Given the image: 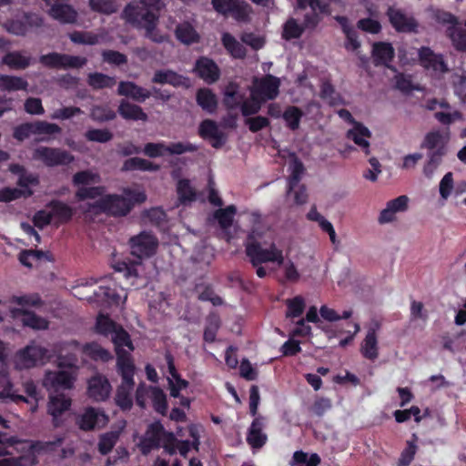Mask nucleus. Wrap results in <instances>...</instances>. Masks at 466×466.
<instances>
[{
    "mask_svg": "<svg viewBox=\"0 0 466 466\" xmlns=\"http://www.w3.org/2000/svg\"><path fill=\"white\" fill-rule=\"evenodd\" d=\"M39 62L48 68H81L87 63L83 56L51 52L39 56Z\"/></svg>",
    "mask_w": 466,
    "mask_h": 466,
    "instance_id": "nucleus-10",
    "label": "nucleus"
},
{
    "mask_svg": "<svg viewBox=\"0 0 466 466\" xmlns=\"http://www.w3.org/2000/svg\"><path fill=\"white\" fill-rule=\"evenodd\" d=\"M24 391L33 400L31 402L30 411L35 413L38 409V401L41 399L40 391L33 380H26L23 383Z\"/></svg>",
    "mask_w": 466,
    "mask_h": 466,
    "instance_id": "nucleus-58",
    "label": "nucleus"
},
{
    "mask_svg": "<svg viewBox=\"0 0 466 466\" xmlns=\"http://www.w3.org/2000/svg\"><path fill=\"white\" fill-rule=\"evenodd\" d=\"M65 441L62 435L56 436L54 441H32L29 450L36 454H53Z\"/></svg>",
    "mask_w": 466,
    "mask_h": 466,
    "instance_id": "nucleus-29",
    "label": "nucleus"
},
{
    "mask_svg": "<svg viewBox=\"0 0 466 466\" xmlns=\"http://www.w3.org/2000/svg\"><path fill=\"white\" fill-rule=\"evenodd\" d=\"M449 140V133L441 130H431L424 136L420 147L427 151V161L423 167V173L427 177H431L441 165L447 154Z\"/></svg>",
    "mask_w": 466,
    "mask_h": 466,
    "instance_id": "nucleus-4",
    "label": "nucleus"
},
{
    "mask_svg": "<svg viewBox=\"0 0 466 466\" xmlns=\"http://www.w3.org/2000/svg\"><path fill=\"white\" fill-rule=\"evenodd\" d=\"M394 54V48L390 43L373 44L372 57L375 66L383 65L389 67V63L393 59Z\"/></svg>",
    "mask_w": 466,
    "mask_h": 466,
    "instance_id": "nucleus-24",
    "label": "nucleus"
},
{
    "mask_svg": "<svg viewBox=\"0 0 466 466\" xmlns=\"http://www.w3.org/2000/svg\"><path fill=\"white\" fill-rule=\"evenodd\" d=\"M49 360L48 350L31 342L15 354V365L19 369H31Z\"/></svg>",
    "mask_w": 466,
    "mask_h": 466,
    "instance_id": "nucleus-7",
    "label": "nucleus"
},
{
    "mask_svg": "<svg viewBox=\"0 0 466 466\" xmlns=\"http://www.w3.org/2000/svg\"><path fill=\"white\" fill-rule=\"evenodd\" d=\"M330 0H297L298 7L306 9L310 7L311 13L305 15L304 28H314L319 22V14L328 10Z\"/></svg>",
    "mask_w": 466,
    "mask_h": 466,
    "instance_id": "nucleus-17",
    "label": "nucleus"
},
{
    "mask_svg": "<svg viewBox=\"0 0 466 466\" xmlns=\"http://www.w3.org/2000/svg\"><path fill=\"white\" fill-rule=\"evenodd\" d=\"M263 101L251 90L250 97L240 104L243 116H248L257 114L261 107Z\"/></svg>",
    "mask_w": 466,
    "mask_h": 466,
    "instance_id": "nucleus-49",
    "label": "nucleus"
},
{
    "mask_svg": "<svg viewBox=\"0 0 466 466\" xmlns=\"http://www.w3.org/2000/svg\"><path fill=\"white\" fill-rule=\"evenodd\" d=\"M147 200L143 191L125 188L122 195L107 194L91 205L93 208L114 218L127 216L137 204Z\"/></svg>",
    "mask_w": 466,
    "mask_h": 466,
    "instance_id": "nucleus-2",
    "label": "nucleus"
},
{
    "mask_svg": "<svg viewBox=\"0 0 466 466\" xmlns=\"http://www.w3.org/2000/svg\"><path fill=\"white\" fill-rule=\"evenodd\" d=\"M117 94L140 103L151 96L150 91L131 81H120L117 87Z\"/></svg>",
    "mask_w": 466,
    "mask_h": 466,
    "instance_id": "nucleus-20",
    "label": "nucleus"
},
{
    "mask_svg": "<svg viewBox=\"0 0 466 466\" xmlns=\"http://www.w3.org/2000/svg\"><path fill=\"white\" fill-rule=\"evenodd\" d=\"M207 321L208 326L206 325V342L214 341L216 333L221 325L219 314L217 311L209 312Z\"/></svg>",
    "mask_w": 466,
    "mask_h": 466,
    "instance_id": "nucleus-52",
    "label": "nucleus"
},
{
    "mask_svg": "<svg viewBox=\"0 0 466 466\" xmlns=\"http://www.w3.org/2000/svg\"><path fill=\"white\" fill-rule=\"evenodd\" d=\"M450 37L457 50L466 51V29L451 28Z\"/></svg>",
    "mask_w": 466,
    "mask_h": 466,
    "instance_id": "nucleus-63",
    "label": "nucleus"
},
{
    "mask_svg": "<svg viewBox=\"0 0 466 466\" xmlns=\"http://www.w3.org/2000/svg\"><path fill=\"white\" fill-rule=\"evenodd\" d=\"M237 213V208L229 205L225 208L221 207L213 213V218L218 221L223 230H227L232 226L233 218Z\"/></svg>",
    "mask_w": 466,
    "mask_h": 466,
    "instance_id": "nucleus-37",
    "label": "nucleus"
},
{
    "mask_svg": "<svg viewBox=\"0 0 466 466\" xmlns=\"http://www.w3.org/2000/svg\"><path fill=\"white\" fill-rule=\"evenodd\" d=\"M83 352L95 361L101 360L107 362L113 358L107 350L102 348L96 342L86 343L83 347Z\"/></svg>",
    "mask_w": 466,
    "mask_h": 466,
    "instance_id": "nucleus-40",
    "label": "nucleus"
},
{
    "mask_svg": "<svg viewBox=\"0 0 466 466\" xmlns=\"http://www.w3.org/2000/svg\"><path fill=\"white\" fill-rule=\"evenodd\" d=\"M387 15L392 27L398 32H416L418 23L412 15L406 14L401 9L390 6Z\"/></svg>",
    "mask_w": 466,
    "mask_h": 466,
    "instance_id": "nucleus-16",
    "label": "nucleus"
},
{
    "mask_svg": "<svg viewBox=\"0 0 466 466\" xmlns=\"http://www.w3.org/2000/svg\"><path fill=\"white\" fill-rule=\"evenodd\" d=\"M177 283L184 288V292L187 297L196 295L199 300H204V281L202 277L192 279L191 276H179Z\"/></svg>",
    "mask_w": 466,
    "mask_h": 466,
    "instance_id": "nucleus-23",
    "label": "nucleus"
},
{
    "mask_svg": "<svg viewBox=\"0 0 466 466\" xmlns=\"http://www.w3.org/2000/svg\"><path fill=\"white\" fill-rule=\"evenodd\" d=\"M241 97L237 96V86L229 84L225 91L224 104L228 108L233 109L240 105Z\"/></svg>",
    "mask_w": 466,
    "mask_h": 466,
    "instance_id": "nucleus-64",
    "label": "nucleus"
},
{
    "mask_svg": "<svg viewBox=\"0 0 466 466\" xmlns=\"http://www.w3.org/2000/svg\"><path fill=\"white\" fill-rule=\"evenodd\" d=\"M262 421L258 418L253 420L249 428L247 441L254 449H259L266 443L267 435L262 432Z\"/></svg>",
    "mask_w": 466,
    "mask_h": 466,
    "instance_id": "nucleus-32",
    "label": "nucleus"
},
{
    "mask_svg": "<svg viewBox=\"0 0 466 466\" xmlns=\"http://www.w3.org/2000/svg\"><path fill=\"white\" fill-rule=\"evenodd\" d=\"M33 158L49 167L69 165L74 161V157L68 151L49 147H36L33 152Z\"/></svg>",
    "mask_w": 466,
    "mask_h": 466,
    "instance_id": "nucleus-9",
    "label": "nucleus"
},
{
    "mask_svg": "<svg viewBox=\"0 0 466 466\" xmlns=\"http://www.w3.org/2000/svg\"><path fill=\"white\" fill-rule=\"evenodd\" d=\"M245 251L253 267H258L266 262H277L279 266L284 263L282 250L274 242H271L268 247H265L262 242L256 238L254 233L248 235L245 244Z\"/></svg>",
    "mask_w": 466,
    "mask_h": 466,
    "instance_id": "nucleus-5",
    "label": "nucleus"
},
{
    "mask_svg": "<svg viewBox=\"0 0 466 466\" xmlns=\"http://www.w3.org/2000/svg\"><path fill=\"white\" fill-rule=\"evenodd\" d=\"M46 208L50 209L53 219H56L59 224L69 222L74 216L73 208L66 203L58 199L49 201L46 204Z\"/></svg>",
    "mask_w": 466,
    "mask_h": 466,
    "instance_id": "nucleus-22",
    "label": "nucleus"
},
{
    "mask_svg": "<svg viewBox=\"0 0 466 466\" xmlns=\"http://www.w3.org/2000/svg\"><path fill=\"white\" fill-rule=\"evenodd\" d=\"M88 5L93 12L106 15L117 11V5L115 0H88Z\"/></svg>",
    "mask_w": 466,
    "mask_h": 466,
    "instance_id": "nucleus-42",
    "label": "nucleus"
},
{
    "mask_svg": "<svg viewBox=\"0 0 466 466\" xmlns=\"http://www.w3.org/2000/svg\"><path fill=\"white\" fill-rule=\"evenodd\" d=\"M135 365L125 363L121 358L117 373L121 376V384L117 387L115 395L116 405L123 411L130 410L133 407V390L135 387Z\"/></svg>",
    "mask_w": 466,
    "mask_h": 466,
    "instance_id": "nucleus-6",
    "label": "nucleus"
},
{
    "mask_svg": "<svg viewBox=\"0 0 466 466\" xmlns=\"http://www.w3.org/2000/svg\"><path fill=\"white\" fill-rule=\"evenodd\" d=\"M108 316L100 314L96 319V329L98 334L108 336L118 327Z\"/></svg>",
    "mask_w": 466,
    "mask_h": 466,
    "instance_id": "nucleus-55",
    "label": "nucleus"
},
{
    "mask_svg": "<svg viewBox=\"0 0 466 466\" xmlns=\"http://www.w3.org/2000/svg\"><path fill=\"white\" fill-rule=\"evenodd\" d=\"M99 180V176L97 174H95L89 170H83V171H79V172H76L74 176H73V184L75 186H86V185H89L90 183H95V182H98Z\"/></svg>",
    "mask_w": 466,
    "mask_h": 466,
    "instance_id": "nucleus-62",
    "label": "nucleus"
},
{
    "mask_svg": "<svg viewBox=\"0 0 466 466\" xmlns=\"http://www.w3.org/2000/svg\"><path fill=\"white\" fill-rule=\"evenodd\" d=\"M163 6L162 0L134 1L125 6L122 18L133 27L145 30L148 25L158 22Z\"/></svg>",
    "mask_w": 466,
    "mask_h": 466,
    "instance_id": "nucleus-3",
    "label": "nucleus"
},
{
    "mask_svg": "<svg viewBox=\"0 0 466 466\" xmlns=\"http://www.w3.org/2000/svg\"><path fill=\"white\" fill-rule=\"evenodd\" d=\"M116 83V77L107 76L103 73H90L87 76V84L93 89L111 88Z\"/></svg>",
    "mask_w": 466,
    "mask_h": 466,
    "instance_id": "nucleus-36",
    "label": "nucleus"
},
{
    "mask_svg": "<svg viewBox=\"0 0 466 466\" xmlns=\"http://www.w3.org/2000/svg\"><path fill=\"white\" fill-rule=\"evenodd\" d=\"M129 247L131 255L136 259L117 261L114 265L115 270L123 273L127 279L138 277L137 268L142 265L144 258H148L156 254L158 240L153 234L143 231L129 239Z\"/></svg>",
    "mask_w": 466,
    "mask_h": 466,
    "instance_id": "nucleus-1",
    "label": "nucleus"
},
{
    "mask_svg": "<svg viewBox=\"0 0 466 466\" xmlns=\"http://www.w3.org/2000/svg\"><path fill=\"white\" fill-rule=\"evenodd\" d=\"M222 43L225 48L235 57L243 58L246 56L245 47L228 33L222 35Z\"/></svg>",
    "mask_w": 466,
    "mask_h": 466,
    "instance_id": "nucleus-41",
    "label": "nucleus"
},
{
    "mask_svg": "<svg viewBox=\"0 0 466 466\" xmlns=\"http://www.w3.org/2000/svg\"><path fill=\"white\" fill-rule=\"evenodd\" d=\"M347 137L360 147L367 155L370 154V142L368 139L371 137V133L366 127L360 123H355L353 128L348 131Z\"/></svg>",
    "mask_w": 466,
    "mask_h": 466,
    "instance_id": "nucleus-27",
    "label": "nucleus"
},
{
    "mask_svg": "<svg viewBox=\"0 0 466 466\" xmlns=\"http://www.w3.org/2000/svg\"><path fill=\"white\" fill-rule=\"evenodd\" d=\"M320 97L326 100L330 106H336L341 103L339 96L336 93L333 86L329 82L322 84Z\"/></svg>",
    "mask_w": 466,
    "mask_h": 466,
    "instance_id": "nucleus-60",
    "label": "nucleus"
},
{
    "mask_svg": "<svg viewBox=\"0 0 466 466\" xmlns=\"http://www.w3.org/2000/svg\"><path fill=\"white\" fill-rule=\"evenodd\" d=\"M206 138L209 139L211 146L220 148L227 140L226 134L218 127L215 122L206 119Z\"/></svg>",
    "mask_w": 466,
    "mask_h": 466,
    "instance_id": "nucleus-34",
    "label": "nucleus"
},
{
    "mask_svg": "<svg viewBox=\"0 0 466 466\" xmlns=\"http://www.w3.org/2000/svg\"><path fill=\"white\" fill-rule=\"evenodd\" d=\"M33 193L34 192L31 188H27V190H23L20 188L6 187L0 189V202L8 203L16 200L22 197L28 198L31 197Z\"/></svg>",
    "mask_w": 466,
    "mask_h": 466,
    "instance_id": "nucleus-43",
    "label": "nucleus"
},
{
    "mask_svg": "<svg viewBox=\"0 0 466 466\" xmlns=\"http://www.w3.org/2000/svg\"><path fill=\"white\" fill-rule=\"evenodd\" d=\"M72 406V400L64 393L49 397L47 402V413L52 417V425L54 428H60L64 425L61 416L69 410Z\"/></svg>",
    "mask_w": 466,
    "mask_h": 466,
    "instance_id": "nucleus-15",
    "label": "nucleus"
},
{
    "mask_svg": "<svg viewBox=\"0 0 466 466\" xmlns=\"http://www.w3.org/2000/svg\"><path fill=\"white\" fill-rule=\"evenodd\" d=\"M380 329L378 321L373 322L368 329L367 334L360 345V353L365 359L375 360L379 357L377 331Z\"/></svg>",
    "mask_w": 466,
    "mask_h": 466,
    "instance_id": "nucleus-19",
    "label": "nucleus"
},
{
    "mask_svg": "<svg viewBox=\"0 0 466 466\" xmlns=\"http://www.w3.org/2000/svg\"><path fill=\"white\" fill-rule=\"evenodd\" d=\"M31 56H25L23 51L7 52L2 57V63L14 70H24L31 65Z\"/></svg>",
    "mask_w": 466,
    "mask_h": 466,
    "instance_id": "nucleus-28",
    "label": "nucleus"
},
{
    "mask_svg": "<svg viewBox=\"0 0 466 466\" xmlns=\"http://www.w3.org/2000/svg\"><path fill=\"white\" fill-rule=\"evenodd\" d=\"M112 341L115 345L116 353V368H119V361L121 358L125 360V363L135 365L129 351L124 349V347H127L129 350H133L134 346L131 341L130 335L123 329L122 326L119 325L113 331Z\"/></svg>",
    "mask_w": 466,
    "mask_h": 466,
    "instance_id": "nucleus-13",
    "label": "nucleus"
},
{
    "mask_svg": "<svg viewBox=\"0 0 466 466\" xmlns=\"http://www.w3.org/2000/svg\"><path fill=\"white\" fill-rule=\"evenodd\" d=\"M85 137L91 142L106 143L113 138V134L107 129L92 128L85 133Z\"/></svg>",
    "mask_w": 466,
    "mask_h": 466,
    "instance_id": "nucleus-59",
    "label": "nucleus"
},
{
    "mask_svg": "<svg viewBox=\"0 0 466 466\" xmlns=\"http://www.w3.org/2000/svg\"><path fill=\"white\" fill-rule=\"evenodd\" d=\"M151 400L154 410L163 416L166 415L167 411V396L160 388H152Z\"/></svg>",
    "mask_w": 466,
    "mask_h": 466,
    "instance_id": "nucleus-45",
    "label": "nucleus"
},
{
    "mask_svg": "<svg viewBox=\"0 0 466 466\" xmlns=\"http://www.w3.org/2000/svg\"><path fill=\"white\" fill-rule=\"evenodd\" d=\"M160 166L155 164L147 159L141 157H130L124 161L123 166L121 167L122 171H157L159 170Z\"/></svg>",
    "mask_w": 466,
    "mask_h": 466,
    "instance_id": "nucleus-31",
    "label": "nucleus"
},
{
    "mask_svg": "<svg viewBox=\"0 0 466 466\" xmlns=\"http://www.w3.org/2000/svg\"><path fill=\"white\" fill-rule=\"evenodd\" d=\"M106 191V187L103 186H96V187H79L76 192V198L79 201H84L86 199H95L96 198H100L104 197V193Z\"/></svg>",
    "mask_w": 466,
    "mask_h": 466,
    "instance_id": "nucleus-48",
    "label": "nucleus"
},
{
    "mask_svg": "<svg viewBox=\"0 0 466 466\" xmlns=\"http://www.w3.org/2000/svg\"><path fill=\"white\" fill-rule=\"evenodd\" d=\"M251 12V6L245 0H233L227 16H231L239 22H248Z\"/></svg>",
    "mask_w": 466,
    "mask_h": 466,
    "instance_id": "nucleus-33",
    "label": "nucleus"
},
{
    "mask_svg": "<svg viewBox=\"0 0 466 466\" xmlns=\"http://www.w3.org/2000/svg\"><path fill=\"white\" fill-rule=\"evenodd\" d=\"M49 15L62 24H74L77 19V12L67 4L56 3L51 5Z\"/></svg>",
    "mask_w": 466,
    "mask_h": 466,
    "instance_id": "nucleus-21",
    "label": "nucleus"
},
{
    "mask_svg": "<svg viewBox=\"0 0 466 466\" xmlns=\"http://www.w3.org/2000/svg\"><path fill=\"white\" fill-rule=\"evenodd\" d=\"M8 169L12 174L18 176L16 184L18 187L23 188V190H27V188H29V186H37L39 184L38 176L27 172V170L23 165L11 164Z\"/></svg>",
    "mask_w": 466,
    "mask_h": 466,
    "instance_id": "nucleus-25",
    "label": "nucleus"
},
{
    "mask_svg": "<svg viewBox=\"0 0 466 466\" xmlns=\"http://www.w3.org/2000/svg\"><path fill=\"white\" fill-rule=\"evenodd\" d=\"M120 437L119 431H111L99 436L97 450L101 455H107L116 444Z\"/></svg>",
    "mask_w": 466,
    "mask_h": 466,
    "instance_id": "nucleus-39",
    "label": "nucleus"
},
{
    "mask_svg": "<svg viewBox=\"0 0 466 466\" xmlns=\"http://www.w3.org/2000/svg\"><path fill=\"white\" fill-rule=\"evenodd\" d=\"M28 83L21 76L1 75L0 76V90L2 91H18L26 90Z\"/></svg>",
    "mask_w": 466,
    "mask_h": 466,
    "instance_id": "nucleus-35",
    "label": "nucleus"
},
{
    "mask_svg": "<svg viewBox=\"0 0 466 466\" xmlns=\"http://www.w3.org/2000/svg\"><path fill=\"white\" fill-rule=\"evenodd\" d=\"M90 117L96 122H106L114 120L116 114L107 106H95L91 110Z\"/></svg>",
    "mask_w": 466,
    "mask_h": 466,
    "instance_id": "nucleus-54",
    "label": "nucleus"
},
{
    "mask_svg": "<svg viewBox=\"0 0 466 466\" xmlns=\"http://www.w3.org/2000/svg\"><path fill=\"white\" fill-rule=\"evenodd\" d=\"M118 114L122 118L132 121H147V115L144 112L143 108L136 104H132L127 100H121L118 108Z\"/></svg>",
    "mask_w": 466,
    "mask_h": 466,
    "instance_id": "nucleus-26",
    "label": "nucleus"
},
{
    "mask_svg": "<svg viewBox=\"0 0 466 466\" xmlns=\"http://www.w3.org/2000/svg\"><path fill=\"white\" fill-rule=\"evenodd\" d=\"M43 24L44 20L39 15L32 12H24L23 20L8 19L3 24V27L9 34L24 36L30 28L41 27Z\"/></svg>",
    "mask_w": 466,
    "mask_h": 466,
    "instance_id": "nucleus-12",
    "label": "nucleus"
},
{
    "mask_svg": "<svg viewBox=\"0 0 466 466\" xmlns=\"http://www.w3.org/2000/svg\"><path fill=\"white\" fill-rule=\"evenodd\" d=\"M164 435H167L174 440L172 433H167L160 421H155L148 425L144 437L140 439L138 448L143 455L149 454L153 450H157L161 446V440Z\"/></svg>",
    "mask_w": 466,
    "mask_h": 466,
    "instance_id": "nucleus-11",
    "label": "nucleus"
},
{
    "mask_svg": "<svg viewBox=\"0 0 466 466\" xmlns=\"http://www.w3.org/2000/svg\"><path fill=\"white\" fill-rule=\"evenodd\" d=\"M112 390L108 379L101 374L91 377L87 382V395L95 401H105Z\"/></svg>",
    "mask_w": 466,
    "mask_h": 466,
    "instance_id": "nucleus-18",
    "label": "nucleus"
},
{
    "mask_svg": "<svg viewBox=\"0 0 466 466\" xmlns=\"http://www.w3.org/2000/svg\"><path fill=\"white\" fill-rule=\"evenodd\" d=\"M11 302L19 306L41 307L44 302L37 293L26 294L22 296H13Z\"/></svg>",
    "mask_w": 466,
    "mask_h": 466,
    "instance_id": "nucleus-57",
    "label": "nucleus"
},
{
    "mask_svg": "<svg viewBox=\"0 0 466 466\" xmlns=\"http://www.w3.org/2000/svg\"><path fill=\"white\" fill-rule=\"evenodd\" d=\"M109 417L106 412L95 407L88 406L84 411L77 414L75 419L76 425L82 431H92L102 429L107 425Z\"/></svg>",
    "mask_w": 466,
    "mask_h": 466,
    "instance_id": "nucleus-8",
    "label": "nucleus"
},
{
    "mask_svg": "<svg viewBox=\"0 0 466 466\" xmlns=\"http://www.w3.org/2000/svg\"><path fill=\"white\" fill-rule=\"evenodd\" d=\"M289 168L290 175L289 177V184H290V189H294L295 187L298 186V183H299L305 168L303 163L295 155H292V161Z\"/></svg>",
    "mask_w": 466,
    "mask_h": 466,
    "instance_id": "nucleus-46",
    "label": "nucleus"
},
{
    "mask_svg": "<svg viewBox=\"0 0 466 466\" xmlns=\"http://www.w3.org/2000/svg\"><path fill=\"white\" fill-rule=\"evenodd\" d=\"M75 377L71 372L66 370H59L54 373L52 378V384L54 386L61 387L65 390H70L74 387Z\"/></svg>",
    "mask_w": 466,
    "mask_h": 466,
    "instance_id": "nucleus-53",
    "label": "nucleus"
},
{
    "mask_svg": "<svg viewBox=\"0 0 466 466\" xmlns=\"http://www.w3.org/2000/svg\"><path fill=\"white\" fill-rule=\"evenodd\" d=\"M286 305L288 307L286 317L289 319L299 317L306 308L305 300L301 296H296L293 299H287Z\"/></svg>",
    "mask_w": 466,
    "mask_h": 466,
    "instance_id": "nucleus-47",
    "label": "nucleus"
},
{
    "mask_svg": "<svg viewBox=\"0 0 466 466\" xmlns=\"http://www.w3.org/2000/svg\"><path fill=\"white\" fill-rule=\"evenodd\" d=\"M304 29L303 25H299L294 18H290L284 25L282 35L287 40L299 38Z\"/></svg>",
    "mask_w": 466,
    "mask_h": 466,
    "instance_id": "nucleus-56",
    "label": "nucleus"
},
{
    "mask_svg": "<svg viewBox=\"0 0 466 466\" xmlns=\"http://www.w3.org/2000/svg\"><path fill=\"white\" fill-rule=\"evenodd\" d=\"M302 116V110L294 106L287 107L282 115L284 120L287 122L288 127L291 130H296L299 128Z\"/></svg>",
    "mask_w": 466,
    "mask_h": 466,
    "instance_id": "nucleus-50",
    "label": "nucleus"
},
{
    "mask_svg": "<svg viewBox=\"0 0 466 466\" xmlns=\"http://www.w3.org/2000/svg\"><path fill=\"white\" fill-rule=\"evenodd\" d=\"M280 80L272 75H266L254 80L251 89L262 101L272 100L279 96Z\"/></svg>",
    "mask_w": 466,
    "mask_h": 466,
    "instance_id": "nucleus-14",
    "label": "nucleus"
},
{
    "mask_svg": "<svg viewBox=\"0 0 466 466\" xmlns=\"http://www.w3.org/2000/svg\"><path fill=\"white\" fill-rule=\"evenodd\" d=\"M15 314L22 315V323L25 327H29L33 329H46L48 328V321L44 318L36 315L35 312L24 309H16L13 311Z\"/></svg>",
    "mask_w": 466,
    "mask_h": 466,
    "instance_id": "nucleus-30",
    "label": "nucleus"
},
{
    "mask_svg": "<svg viewBox=\"0 0 466 466\" xmlns=\"http://www.w3.org/2000/svg\"><path fill=\"white\" fill-rule=\"evenodd\" d=\"M175 35L177 39L185 45H191L199 39L198 34L188 23L177 25Z\"/></svg>",
    "mask_w": 466,
    "mask_h": 466,
    "instance_id": "nucleus-38",
    "label": "nucleus"
},
{
    "mask_svg": "<svg viewBox=\"0 0 466 466\" xmlns=\"http://www.w3.org/2000/svg\"><path fill=\"white\" fill-rule=\"evenodd\" d=\"M320 459L318 454L314 453L310 457L302 451H295L292 458V466H318Z\"/></svg>",
    "mask_w": 466,
    "mask_h": 466,
    "instance_id": "nucleus-51",
    "label": "nucleus"
},
{
    "mask_svg": "<svg viewBox=\"0 0 466 466\" xmlns=\"http://www.w3.org/2000/svg\"><path fill=\"white\" fill-rule=\"evenodd\" d=\"M34 131L35 134L37 135H53V134H59L61 133L62 129L61 127L54 123H48L46 121H35L33 122Z\"/></svg>",
    "mask_w": 466,
    "mask_h": 466,
    "instance_id": "nucleus-61",
    "label": "nucleus"
},
{
    "mask_svg": "<svg viewBox=\"0 0 466 466\" xmlns=\"http://www.w3.org/2000/svg\"><path fill=\"white\" fill-rule=\"evenodd\" d=\"M177 192L178 199L182 204L193 201L196 198V192L190 186L188 179L182 178L177 181Z\"/></svg>",
    "mask_w": 466,
    "mask_h": 466,
    "instance_id": "nucleus-44",
    "label": "nucleus"
}]
</instances>
